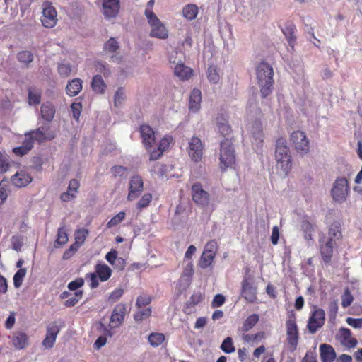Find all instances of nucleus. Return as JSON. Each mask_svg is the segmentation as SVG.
Here are the masks:
<instances>
[{
    "instance_id": "nucleus-49",
    "label": "nucleus",
    "mask_w": 362,
    "mask_h": 362,
    "mask_svg": "<svg viewBox=\"0 0 362 362\" xmlns=\"http://www.w3.org/2000/svg\"><path fill=\"white\" fill-rule=\"evenodd\" d=\"M88 234V231L87 229L81 228L77 230L75 233V242L76 245H81L84 243Z\"/></svg>"
},
{
    "instance_id": "nucleus-24",
    "label": "nucleus",
    "mask_w": 362,
    "mask_h": 362,
    "mask_svg": "<svg viewBox=\"0 0 362 362\" xmlns=\"http://www.w3.org/2000/svg\"><path fill=\"white\" fill-rule=\"evenodd\" d=\"M242 296L244 298L250 303H253L256 298V288L248 281L245 279L242 283Z\"/></svg>"
},
{
    "instance_id": "nucleus-2",
    "label": "nucleus",
    "mask_w": 362,
    "mask_h": 362,
    "mask_svg": "<svg viewBox=\"0 0 362 362\" xmlns=\"http://www.w3.org/2000/svg\"><path fill=\"white\" fill-rule=\"evenodd\" d=\"M273 74L272 67L264 62L259 63L257 66V80L263 98L267 97L272 93L274 84Z\"/></svg>"
},
{
    "instance_id": "nucleus-21",
    "label": "nucleus",
    "mask_w": 362,
    "mask_h": 362,
    "mask_svg": "<svg viewBox=\"0 0 362 362\" xmlns=\"http://www.w3.org/2000/svg\"><path fill=\"white\" fill-rule=\"evenodd\" d=\"M32 181V177L25 171L17 172L11 177L12 183L17 187H23L28 185Z\"/></svg>"
},
{
    "instance_id": "nucleus-55",
    "label": "nucleus",
    "mask_w": 362,
    "mask_h": 362,
    "mask_svg": "<svg viewBox=\"0 0 362 362\" xmlns=\"http://www.w3.org/2000/svg\"><path fill=\"white\" fill-rule=\"evenodd\" d=\"M82 297V291H76L74 293V296L67 299L65 302V305L67 307L74 306Z\"/></svg>"
},
{
    "instance_id": "nucleus-11",
    "label": "nucleus",
    "mask_w": 362,
    "mask_h": 362,
    "mask_svg": "<svg viewBox=\"0 0 362 362\" xmlns=\"http://www.w3.org/2000/svg\"><path fill=\"white\" fill-rule=\"evenodd\" d=\"M287 341L292 351H295L298 343V329L293 317H290L286 322Z\"/></svg>"
},
{
    "instance_id": "nucleus-35",
    "label": "nucleus",
    "mask_w": 362,
    "mask_h": 362,
    "mask_svg": "<svg viewBox=\"0 0 362 362\" xmlns=\"http://www.w3.org/2000/svg\"><path fill=\"white\" fill-rule=\"evenodd\" d=\"M182 13L185 18L192 21L197 16L198 7L195 4H188L183 8Z\"/></svg>"
},
{
    "instance_id": "nucleus-36",
    "label": "nucleus",
    "mask_w": 362,
    "mask_h": 362,
    "mask_svg": "<svg viewBox=\"0 0 362 362\" xmlns=\"http://www.w3.org/2000/svg\"><path fill=\"white\" fill-rule=\"evenodd\" d=\"M165 339V335L159 332H152L149 334L148 338L149 344L153 347H158L161 345Z\"/></svg>"
},
{
    "instance_id": "nucleus-47",
    "label": "nucleus",
    "mask_w": 362,
    "mask_h": 362,
    "mask_svg": "<svg viewBox=\"0 0 362 362\" xmlns=\"http://www.w3.org/2000/svg\"><path fill=\"white\" fill-rule=\"evenodd\" d=\"M58 72L63 78L68 77L71 72V66L69 63L62 62L58 64Z\"/></svg>"
},
{
    "instance_id": "nucleus-54",
    "label": "nucleus",
    "mask_w": 362,
    "mask_h": 362,
    "mask_svg": "<svg viewBox=\"0 0 362 362\" xmlns=\"http://www.w3.org/2000/svg\"><path fill=\"white\" fill-rule=\"evenodd\" d=\"M8 184L6 181L2 180L0 182V204L5 202L8 197Z\"/></svg>"
},
{
    "instance_id": "nucleus-1",
    "label": "nucleus",
    "mask_w": 362,
    "mask_h": 362,
    "mask_svg": "<svg viewBox=\"0 0 362 362\" xmlns=\"http://www.w3.org/2000/svg\"><path fill=\"white\" fill-rule=\"evenodd\" d=\"M275 160L276 168L283 176L288 175L292 165V160L286 139L279 138L276 142Z\"/></svg>"
},
{
    "instance_id": "nucleus-38",
    "label": "nucleus",
    "mask_w": 362,
    "mask_h": 362,
    "mask_svg": "<svg viewBox=\"0 0 362 362\" xmlns=\"http://www.w3.org/2000/svg\"><path fill=\"white\" fill-rule=\"evenodd\" d=\"M259 316L257 314L250 315L243 322L242 330L248 332L258 322Z\"/></svg>"
},
{
    "instance_id": "nucleus-15",
    "label": "nucleus",
    "mask_w": 362,
    "mask_h": 362,
    "mask_svg": "<svg viewBox=\"0 0 362 362\" xmlns=\"http://www.w3.org/2000/svg\"><path fill=\"white\" fill-rule=\"evenodd\" d=\"M325 313L322 309L315 310L310 317L308 329L311 334H314L318 329L322 327L325 323Z\"/></svg>"
},
{
    "instance_id": "nucleus-23",
    "label": "nucleus",
    "mask_w": 362,
    "mask_h": 362,
    "mask_svg": "<svg viewBox=\"0 0 362 362\" xmlns=\"http://www.w3.org/2000/svg\"><path fill=\"white\" fill-rule=\"evenodd\" d=\"M320 358L322 362H333L336 358V353L333 347L327 344L320 346Z\"/></svg>"
},
{
    "instance_id": "nucleus-4",
    "label": "nucleus",
    "mask_w": 362,
    "mask_h": 362,
    "mask_svg": "<svg viewBox=\"0 0 362 362\" xmlns=\"http://www.w3.org/2000/svg\"><path fill=\"white\" fill-rule=\"evenodd\" d=\"M252 110H254L255 116L260 115V111L255 105H250V107H247V113L248 117L251 120V122L248 123L247 128L252 137L253 138L252 144L257 147H261L264 138L262 123L261 122L259 118L257 117L254 120H252L253 116L251 115Z\"/></svg>"
},
{
    "instance_id": "nucleus-27",
    "label": "nucleus",
    "mask_w": 362,
    "mask_h": 362,
    "mask_svg": "<svg viewBox=\"0 0 362 362\" xmlns=\"http://www.w3.org/2000/svg\"><path fill=\"white\" fill-rule=\"evenodd\" d=\"M11 342L16 349H23L28 344V337L25 332H16L12 336Z\"/></svg>"
},
{
    "instance_id": "nucleus-9",
    "label": "nucleus",
    "mask_w": 362,
    "mask_h": 362,
    "mask_svg": "<svg viewBox=\"0 0 362 362\" xmlns=\"http://www.w3.org/2000/svg\"><path fill=\"white\" fill-rule=\"evenodd\" d=\"M41 22L44 27L47 28H54L58 21L57 13L55 8L50 1H45L42 4Z\"/></svg>"
},
{
    "instance_id": "nucleus-5",
    "label": "nucleus",
    "mask_w": 362,
    "mask_h": 362,
    "mask_svg": "<svg viewBox=\"0 0 362 362\" xmlns=\"http://www.w3.org/2000/svg\"><path fill=\"white\" fill-rule=\"evenodd\" d=\"M341 238V232L337 228H330L328 236L320 237V247L322 257L325 262H329L332 257L333 247L336 240Z\"/></svg>"
},
{
    "instance_id": "nucleus-37",
    "label": "nucleus",
    "mask_w": 362,
    "mask_h": 362,
    "mask_svg": "<svg viewBox=\"0 0 362 362\" xmlns=\"http://www.w3.org/2000/svg\"><path fill=\"white\" fill-rule=\"evenodd\" d=\"M295 30H296V28H295L294 25H293L291 24L286 25H285V27H284L282 28V32H283L284 35H285V37H286V39L288 40V42L291 47L293 46V43L296 40V37L294 35Z\"/></svg>"
},
{
    "instance_id": "nucleus-18",
    "label": "nucleus",
    "mask_w": 362,
    "mask_h": 362,
    "mask_svg": "<svg viewBox=\"0 0 362 362\" xmlns=\"http://www.w3.org/2000/svg\"><path fill=\"white\" fill-rule=\"evenodd\" d=\"M119 10V0H103L102 4L103 14L110 19L117 16Z\"/></svg>"
},
{
    "instance_id": "nucleus-41",
    "label": "nucleus",
    "mask_w": 362,
    "mask_h": 362,
    "mask_svg": "<svg viewBox=\"0 0 362 362\" xmlns=\"http://www.w3.org/2000/svg\"><path fill=\"white\" fill-rule=\"evenodd\" d=\"M221 350L226 354H231L235 351L231 337H226L221 345Z\"/></svg>"
},
{
    "instance_id": "nucleus-57",
    "label": "nucleus",
    "mask_w": 362,
    "mask_h": 362,
    "mask_svg": "<svg viewBox=\"0 0 362 362\" xmlns=\"http://www.w3.org/2000/svg\"><path fill=\"white\" fill-rule=\"evenodd\" d=\"M151 302V298L149 296L142 295L137 298L136 305L141 308L143 306L148 305Z\"/></svg>"
},
{
    "instance_id": "nucleus-51",
    "label": "nucleus",
    "mask_w": 362,
    "mask_h": 362,
    "mask_svg": "<svg viewBox=\"0 0 362 362\" xmlns=\"http://www.w3.org/2000/svg\"><path fill=\"white\" fill-rule=\"evenodd\" d=\"M354 297L349 288H346L344 294L341 296V305L343 308L349 307L353 302Z\"/></svg>"
},
{
    "instance_id": "nucleus-13",
    "label": "nucleus",
    "mask_w": 362,
    "mask_h": 362,
    "mask_svg": "<svg viewBox=\"0 0 362 362\" xmlns=\"http://www.w3.org/2000/svg\"><path fill=\"white\" fill-rule=\"evenodd\" d=\"M203 144L201 139L197 136H193L189 141L187 152L190 158L194 162L201 160L203 156Z\"/></svg>"
},
{
    "instance_id": "nucleus-50",
    "label": "nucleus",
    "mask_w": 362,
    "mask_h": 362,
    "mask_svg": "<svg viewBox=\"0 0 362 362\" xmlns=\"http://www.w3.org/2000/svg\"><path fill=\"white\" fill-rule=\"evenodd\" d=\"M126 98V91L124 88L119 87L117 89L114 99H115V105H119L122 103V102L125 100Z\"/></svg>"
},
{
    "instance_id": "nucleus-25",
    "label": "nucleus",
    "mask_w": 362,
    "mask_h": 362,
    "mask_svg": "<svg viewBox=\"0 0 362 362\" xmlns=\"http://www.w3.org/2000/svg\"><path fill=\"white\" fill-rule=\"evenodd\" d=\"M34 137L35 141L42 142L45 140H51L54 138V134L49 132L48 126L39 127L35 131L30 132Z\"/></svg>"
},
{
    "instance_id": "nucleus-12",
    "label": "nucleus",
    "mask_w": 362,
    "mask_h": 362,
    "mask_svg": "<svg viewBox=\"0 0 362 362\" xmlns=\"http://www.w3.org/2000/svg\"><path fill=\"white\" fill-rule=\"evenodd\" d=\"M291 141L298 153L304 154L310 149L309 141L303 132H293L291 135Z\"/></svg>"
},
{
    "instance_id": "nucleus-61",
    "label": "nucleus",
    "mask_w": 362,
    "mask_h": 362,
    "mask_svg": "<svg viewBox=\"0 0 362 362\" xmlns=\"http://www.w3.org/2000/svg\"><path fill=\"white\" fill-rule=\"evenodd\" d=\"M346 323L356 329H360L362 327V318H352L348 317L346 320Z\"/></svg>"
},
{
    "instance_id": "nucleus-34",
    "label": "nucleus",
    "mask_w": 362,
    "mask_h": 362,
    "mask_svg": "<svg viewBox=\"0 0 362 362\" xmlns=\"http://www.w3.org/2000/svg\"><path fill=\"white\" fill-rule=\"evenodd\" d=\"M106 85L100 75L93 76L91 82V88L96 93H103Z\"/></svg>"
},
{
    "instance_id": "nucleus-10",
    "label": "nucleus",
    "mask_w": 362,
    "mask_h": 362,
    "mask_svg": "<svg viewBox=\"0 0 362 362\" xmlns=\"http://www.w3.org/2000/svg\"><path fill=\"white\" fill-rule=\"evenodd\" d=\"M217 252V245L215 240L208 242L199 261V266L202 269L208 268L213 262Z\"/></svg>"
},
{
    "instance_id": "nucleus-30",
    "label": "nucleus",
    "mask_w": 362,
    "mask_h": 362,
    "mask_svg": "<svg viewBox=\"0 0 362 362\" xmlns=\"http://www.w3.org/2000/svg\"><path fill=\"white\" fill-rule=\"evenodd\" d=\"M82 80L80 78H74L66 85V94L71 97L77 95L82 89Z\"/></svg>"
},
{
    "instance_id": "nucleus-7",
    "label": "nucleus",
    "mask_w": 362,
    "mask_h": 362,
    "mask_svg": "<svg viewBox=\"0 0 362 362\" xmlns=\"http://www.w3.org/2000/svg\"><path fill=\"white\" fill-rule=\"evenodd\" d=\"M146 19L151 27L149 36L160 40H165L168 37V29L154 12L147 11Z\"/></svg>"
},
{
    "instance_id": "nucleus-44",
    "label": "nucleus",
    "mask_w": 362,
    "mask_h": 362,
    "mask_svg": "<svg viewBox=\"0 0 362 362\" xmlns=\"http://www.w3.org/2000/svg\"><path fill=\"white\" fill-rule=\"evenodd\" d=\"M26 274L25 269H20L13 276V285L18 288L21 286L23 281Z\"/></svg>"
},
{
    "instance_id": "nucleus-19",
    "label": "nucleus",
    "mask_w": 362,
    "mask_h": 362,
    "mask_svg": "<svg viewBox=\"0 0 362 362\" xmlns=\"http://www.w3.org/2000/svg\"><path fill=\"white\" fill-rule=\"evenodd\" d=\"M336 337L342 346L349 349L355 347L358 344L357 340L351 337V332L347 328L340 329Z\"/></svg>"
},
{
    "instance_id": "nucleus-26",
    "label": "nucleus",
    "mask_w": 362,
    "mask_h": 362,
    "mask_svg": "<svg viewBox=\"0 0 362 362\" xmlns=\"http://www.w3.org/2000/svg\"><path fill=\"white\" fill-rule=\"evenodd\" d=\"M202 94L199 89H193L191 92L189 101V110L191 112L196 113L200 109Z\"/></svg>"
},
{
    "instance_id": "nucleus-52",
    "label": "nucleus",
    "mask_w": 362,
    "mask_h": 362,
    "mask_svg": "<svg viewBox=\"0 0 362 362\" xmlns=\"http://www.w3.org/2000/svg\"><path fill=\"white\" fill-rule=\"evenodd\" d=\"M152 200V195L150 193L144 194L141 198L139 200L136 207L139 209H142L148 206Z\"/></svg>"
},
{
    "instance_id": "nucleus-28",
    "label": "nucleus",
    "mask_w": 362,
    "mask_h": 362,
    "mask_svg": "<svg viewBox=\"0 0 362 362\" xmlns=\"http://www.w3.org/2000/svg\"><path fill=\"white\" fill-rule=\"evenodd\" d=\"M173 69L175 75L182 81L189 79L192 75V70L182 62L173 66Z\"/></svg>"
},
{
    "instance_id": "nucleus-59",
    "label": "nucleus",
    "mask_w": 362,
    "mask_h": 362,
    "mask_svg": "<svg viewBox=\"0 0 362 362\" xmlns=\"http://www.w3.org/2000/svg\"><path fill=\"white\" fill-rule=\"evenodd\" d=\"M173 141V138L170 136H164L160 141L158 148L160 149L163 152L168 148L170 143Z\"/></svg>"
},
{
    "instance_id": "nucleus-43",
    "label": "nucleus",
    "mask_w": 362,
    "mask_h": 362,
    "mask_svg": "<svg viewBox=\"0 0 362 362\" xmlns=\"http://www.w3.org/2000/svg\"><path fill=\"white\" fill-rule=\"evenodd\" d=\"M182 52L177 50L173 51L169 55V62L171 64V67L173 69V66L182 62Z\"/></svg>"
},
{
    "instance_id": "nucleus-29",
    "label": "nucleus",
    "mask_w": 362,
    "mask_h": 362,
    "mask_svg": "<svg viewBox=\"0 0 362 362\" xmlns=\"http://www.w3.org/2000/svg\"><path fill=\"white\" fill-rule=\"evenodd\" d=\"M56 110L54 105L50 102H46L41 105L40 113L42 119L47 122H51L55 115Z\"/></svg>"
},
{
    "instance_id": "nucleus-39",
    "label": "nucleus",
    "mask_w": 362,
    "mask_h": 362,
    "mask_svg": "<svg viewBox=\"0 0 362 362\" xmlns=\"http://www.w3.org/2000/svg\"><path fill=\"white\" fill-rule=\"evenodd\" d=\"M207 78L209 81L214 84L218 83L220 80V75L218 72L217 68L215 66H210L207 70Z\"/></svg>"
},
{
    "instance_id": "nucleus-6",
    "label": "nucleus",
    "mask_w": 362,
    "mask_h": 362,
    "mask_svg": "<svg viewBox=\"0 0 362 362\" xmlns=\"http://www.w3.org/2000/svg\"><path fill=\"white\" fill-rule=\"evenodd\" d=\"M219 159L220 168L222 170L225 171L235 165V151L230 140L226 139L221 142Z\"/></svg>"
},
{
    "instance_id": "nucleus-22",
    "label": "nucleus",
    "mask_w": 362,
    "mask_h": 362,
    "mask_svg": "<svg viewBox=\"0 0 362 362\" xmlns=\"http://www.w3.org/2000/svg\"><path fill=\"white\" fill-rule=\"evenodd\" d=\"M119 43L114 37H110L104 44V50L107 52L112 53V55H111V59L115 62H119L122 59V57L116 54L117 51L119 49Z\"/></svg>"
},
{
    "instance_id": "nucleus-62",
    "label": "nucleus",
    "mask_w": 362,
    "mask_h": 362,
    "mask_svg": "<svg viewBox=\"0 0 362 362\" xmlns=\"http://www.w3.org/2000/svg\"><path fill=\"white\" fill-rule=\"evenodd\" d=\"M34 141L35 139L32 134L30 132L26 133L25 134V139L23 141L22 146L26 148H29V150L30 151L33 147Z\"/></svg>"
},
{
    "instance_id": "nucleus-60",
    "label": "nucleus",
    "mask_w": 362,
    "mask_h": 362,
    "mask_svg": "<svg viewBox=\"0 0 362 362\" xmlns=\"http://www.w3.org/2000/svg\"><path fill=\"white\" fill-rule=\"evenodd\" d=\"M96 69L100 73H103L104 76H109L111 73L108 65L106 63L98 62L96 64Z\"/></svg>"
},
{
    "instance_id": "nucleus-14",
    "label": "nucleus",
    "mask_w": 362,
    "mask_h": 362,
    "mask_svg": "<svg viewBox=\"0 0 362 362\" xmlns=\"http://www.w3.org/2000/svg\"><path fill=\"white\" fill-rule=\"evenodd\" d=\"M127 307L125 304L119 303L114 308L109 326L110 329H115L120 327L124 322L126 315Z\"/></svg>"
},
{
    "instance_id": "nucleus-3",
    "label": "nucleus",
    "mask_w": 362,
    "mask_h": 362,
    "mask_svg": "<svg viewBox=\"0 0 362 362\" xmlns=\"http://www.w3.org/2000/svg\"><path fill=\"white\" fill-rule=\"evenodd\" d=\"M191 194L193 202L206 212L212 213L216 209V204L211 202L209 193L204 189L199 182H194L191 187Z\"/></svg>"
},
{
    "instance_id": "nucleus-40",
    "label": "nucleus",
    "mask_w": 362,
    "mask_h": 362,
    "mask_svg": "<svg viewBox=\"0 0 362 362\" xmlns=\"http://www.w3.org/2000/svg\"><path fill=\"white\" fill-rule=\"evenodd\" d=\"M264 338V333L259 332L255 334H244L243 335V339L246 343H254L262 340Z\"/></svg>"
},
{
    "instance_id": "nucleus-17",
    "label": "nucleus",
    "mask_w": 362,
    "mask_h": 362,
    "mask_svg": "<svg viewBox=\"0 0 362 362\" xmlns=\"http://www.w3.org/2000/svg\"><path fill=\"white\" fill-rule=\"evenodd\" d=\"M144 182L139 175H134L129 181V189L127 199L129 201L134 200L143 190Z\"/></svg>"
},
{
    "instance_id": "nucleus-31",
    "label": "nucleus",
    "mask_w": 362,
    "mask_h": 362,
    "mask_svg": "<svg viewBox=\"0 0 362 362\" xmlns=\"http://www.w3.org/2000/svg\"><path fill=\"white\" fill-rule=\"evenodd\" d=\"M217 128L219 133L223 136H228L231 132V128L228 119L223 115H220L217 117Z\"/></svg>"
},
{
    "instance_id": "nucleus-63",
    "label": "nucleus",
    "mask_w": 362,
    "mask_h": 362,
    "mask_svg": "<svg viewBox=\"0 0 362 362\" xmlns=\"http://www.w3.org/2000/svg\"><path fill=\"white\" fill-rule=\"evenodd\" d=\"M225 297L222 294H216L211 302L213 308H218L221 306L225 303Z\"/></svg>"
},
{
    "instance_id": "nucleus-56",
    "label": "nucleus",
    "mask_w": 362,
    "mask_h": 362,
    "mask_svg": "<svg viewBox=\"0 0 362 362\" xmlns=\"http://www.w3.org/2000/svg\"><path fill=\"white\" fill-rule=\"evenodd\" d=\"M9 168V161L8 156L0 152V172L4 173L8 170Z\"/></svg>"
},
{
    "instance_id": "nucleus-20",
    "label": "nucleus",
    "mask_w": 362,
    "mask_h": 362,
    "mask_svg": "<svg viewBox=\"0 0 362 362\" xmlns=\"http://www.w3.org/2000/svg\"><path fill=\"white\" fill-rule=\"evenodd\" d=\"M141 136L143 143L146 148L151 147L152 144L155 141V132L148 125H141L140 127Z\"/></svg>"
},
{
    "instance_id": "nucleus-46",
    "label": "nucleus",
    "mask_w": 362,
    "mask_h": 362,
    "mask_svg": "<svg viewBox=\"0 0 362 362\" xmlns=\"http://www.w3.org/2000/svg\"><path fill=\"white\" fill-rule=\"evenodd\" d=\"M68 241V235L65 230V229L62 227L58 229L57 238L55 241L56 245H63L66 244Z\"/></svg>"
},
{
    "instance_id": "nucleus-45",
    "label": "nucleus",
    "mask_w": 362,
    "mask_h": 362,
    "mask_svg": "<svg viewBox=\"0 0 362 362\" xmlns=\"http://www.w3.org/2000/svg\"><path fill=\"white\" fill-rule=\"evenodd\" d=\"M139 309L140 310H138L134 315V320L136 321L140 322V321L146 320L150 317V315L151 314V308H144V309H141V308Z\"/></svg>"
},
{
    "instance_id": "nucleus-53",
    "label": "nucleus",
    "mask_w": 362,
    "mask_h": 362,
    "mask_svg": "<svg viewBox=\"0 0 362 362\" xmlns=\"http://www.w3.org/2000/svg\"><path fill=\"white\" fill-rule=\"evenodd\" d=\"M41 95L37 90H29L28 92V102L30 105H37L40 102Z\"/></svg>"
},
{
    "instance_id": "nucleus-48",
    "label": "nucleus",
    "mask_w": 362,
    "mask_h": 362,
    "mask_svg": "<svg viewBox=\"0 0 362 362\" xmlns=\"http://www.w3.org/2000/svg\"><path fill=\"white\" fill-rule=\"evenodd\" d=\"M125 218V213L120 211L114 217H112L107 223V227L110 228L121 223Z\"/></svg>"
},
{
    "instance_id": "nucleus-42",
    "label": "nucleus",
    "mask_w": 362,
    "mask_h": 362,
    "mask_svg": "<svg viewBox=\"0 0 362 362\" xmlns=\"http://www.w3.org/2000/svg\"><path fill=\"white\" fill-rule=\"evenodd\" d=\"M18 60L25 64H28L33 60V55L30 51H21L17 54Z\"/></svg>"
},
{
    "instance_id": "nucleus-64",
    "label": "nucleus",
    "mask_w": 362,
    "mask_h": 362,
    "mask_svg": "<svg viewBox=\"0 0 362 362\" xmlns=\"http://www.w3.org/2000/svg\"><path fill=\"white\" fill-rule=\"evenodd\" d=\"M84 284V281L82 278H78L73 281H71L68 284V288L71 291H76L78 288L81 287Z\"/></svg>"
},
{
    "instance_id": "nucleus-8",
    "label": "nucleus",
    "mask_w": 362,
    "mask_h": 362,
    "mask_svg": "<svg viewBox=\"0 0 362 362\" xmlns=\"http://www.w3.org/2000/svg\"><path fill=\"white\" fill-rule=\"evenodd\" d=\"M349 191L348 181L345 177H337L332 185L331 195L333 199L339 203L345 202Z\"/></svg>"
},
{
    "instance_id": "nucleus-33",
    "label": "nucleus",
    "mask_w": 362,
    "mask_h": 362,
    "mask_svg": "<svg viewBox=\"0 0 362 362\" xmlns=\"http://www.w3.org/2000/svg\"><path fill=\"white\" fill-rule=\"evenodd\" d=\"M95 272L101 281H107L112 273L110 268L106 264H98L95 267Z\"/></svg>"
},
{
    "instance_id": "nucleus-16",
    "label": "nucleus",
    "mask_w": 362,
    "mask_h": 362,
    "mask_svg": "<svg viewBox=\"0 0 362 362\" xmlns=\"http://www.w3.org/2000/svg\"><path fill=\"white\" fill-rule=\"evenodd\" d=\"M60 329L61 325L57 322H53L47 326L46 337L42 341V345L45 348L50 349L54 346Z\"/></svg>"
},
{
    "instance_id": "nucleus-58",
    "label": "nucleus",
    "mask_w": 362,
    "mask_h": 362,
    "mask_svg": "<svg viewBox=\"0 0 362 362\" xmlns=\"http://www.w3.org/2000/svg\"><path fill=\"white\" fill-rule=\"evenodd\" d=\"M194 274V267L192 261H189L183 270L182 276L187 277L192 279Z\"/></svg>"
},
{
    "instance_id": "nucleus-32",
    "label": "nucleus",
    "mask_w": 362,
    "mask_h": 362,
    "mask_svg": "<svg viewBox=\"0 0 362 362\" xmlns=\"http://www.w3.org/2000/svg\"><path fill=\"white\" fill-rule=\"evenodd\" d=\"M301 228L304 233L305 239L308 240H312L315 225L311 220L308 218H305L302 221Z\"/></svg>"
}]
</instances>
